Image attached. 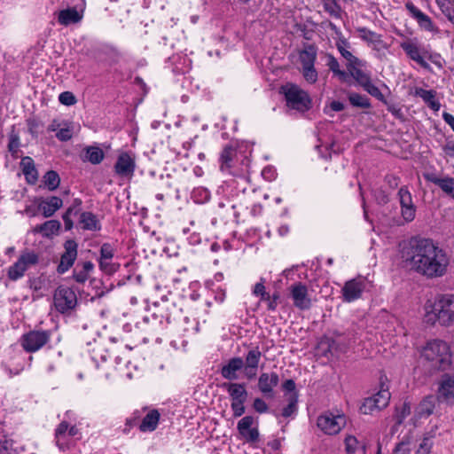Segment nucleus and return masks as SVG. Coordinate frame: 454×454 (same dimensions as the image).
Segmentation results:
<instances>
[{
	"instance_id": "680f3d73",
	"label": "nucleus",
	"mask_w": 454,
	"mask_h": 454,
	"mask_svg": "<svg viewBox=\"0 0 454 454\" xmlns=\"http://www.w3.org/2000/svg\"><path fill=\"white\" fill-rule=\"evenodd\" d=\"M245 403L246 402L231 403V408L233 412V416L235 418H239L245 413V411H246V408L244 405Z\"/></svg>"
},
{
	"instance_id": "774afa93",
	"label": "nucleus",
	"mask_w": 454,
	"mask_h": 454,
	"mask_svg": "<svg viewBox=\"0 0 454 454\" xmlns=\"http://www.w3.org/2000/svg\"><path fill=\"white\" fill-rule=\"evenodd\" d=\"M400 178L394 175H387L385 176V182L388 184V186L392 189L397 188L399 184Z\"/></svg>"
},
{
	"instance_id": "20e7f679",
	"label": "nucleus",
	"mask_w": 454,
	"mask_h": 454,
	"mask_svg": "<svg viewBox=\"0 0 454 454\" xmlns=\"http://www.w3.org/2000/svg\"><path fill=\"white\" fill-rule=\"evenodd\" d=\"M286 106L299 113H306L312 108V99L309 93L294 83L282 86Z\"/></svg>"
},
{
	"instance_id": "37998d69",
	"label": "nucleus",
	"mask_w": 454,
	"mask_h": 454,
	"mask_svg": "<svg viewBox=\"0 0 454 454\" xmlns=\"http://www.w3.org/2000/svg\"><path fill=\"white\" fill-rule=\"evenodd\" d=\"M434 396H427L420 403L419 407V414L420 416H429L433 413L434 409Z\"/></svg>"
},
{
	"instance_id": "49530a36",
	"label": "nucleus",
	"mask_w": 454,
	"mask_h": 454,
	"mask_svg": "<svg viewBox=\"0 0 454 454\" xmlns=\"http://www.w3.org/2000/svg\"><path fill=\"white\" fill-rule=\"evenodd\" d=\"M20 145V137L18 134L12 132L9 136L8 150L12 156L15 159L19 157V147Z\"/></svg>"
},
{
	"instance_id": "4d7b16f0",
	"label": "nucleus",
	"mask_w": 454,
	"mask_h": 454,
	"mask_svg": "<svg viewBox=\"0 0 454 454\" xmlns=\"http://www.w3.org/2000/svg\"><path fill=\"white\" fill-rule=\"evenodd\" d=\"M73 137V129L71 127H66L59 129L56 133V137L61 142H67Z\"/></svg>"
},
{
	"instance_id": "5701e85b",
	"label": "nucleus",
	"mask_w": 454,
	"mask_h": 454,
	"mask_svg": "<svg viewBox=\"0 0 454 454\" xmlns=\"http://www.w3.org/2000/svg\"><path fill=\"white\" fill-rule=\"evenodd\" d=\"M160 414L158 410H149L138 424L141 432H153L157 428Z\"/></svg>"
},
{
	"instance_id": "5fc2aeb1",
	"label": "nucleus",
	"mask_w": 454,
	"mask_h": 454,
	"mask_svg": "<svg viewBox=\"0 0 454 454\" xmlns=\"http://www.w3.org/2000/svg\"><path fill=\"white\" fill-rule=\"evenodd\" d=\"M373 197L378 205L384 206L389 202V195L381 188L373 191Z\"/></svg>"
},
{
	"instance_id": "6ab92c4d",
	"label": "nucleus",
	"mask_w": 454,
	"mask_h": 454,
	"mask_svg": "<svg viewBox=\"0 0 454 454\" xmlns=\"http://www.w3.org/2000/svg\"><path fill=\"white\" fill-rule=\"evenodd\" d=\"M244 367V360L239 357H232L228 363L223 365L221 369V375L228 380H236L239 378L238 372Z\"/></svg>"
},
{
	"instance_id": "bb28decb",
	"label": "nucleus",
	"mask_w": 454,
	"mask_h": 454,
	"mask_svg": "<svg viewBox=\"0 0 454 454\" xmlns=\"http://www.w3.org/2000/svg\"><path fill=\"white\" fill-rule=\"evenodd\" d=\"M346 47H349V43L346 39H340V42L337 43V49L339 52L340 53L341 57L347 60V69L349 67H353L354 65L365 64L364 61L359 59L357 57L354 56L349 51H348Z\"/></svg>"
},
{
	"instance_id": "f8f14e48",
	"label": "nucleus",
	"mask_w": 454,
	"mask_h": 454,
	"mask_svg": "<svg viewBox=\"0 0 454 454\" xmlns=\"http://www.w3.org/2000/svg\"><path fill=\"white\" fill-rule=\"evenodd\" d=\"M49 340V335L46 332L31 331L24 334L21 338V346L27 352L39 350Z\"/></svg>"
},
{
	"instance_id": "423d86ee",
	"label": "nucleus",
	"mask_w": 454,
	"mask_h": 454,
	"mask_svg": "<svg viewBox=\"0 0 454 454\" xmlns=\"http://www.w3.org/2000/svg\"><path fill=\"white\" fill-rule=\"evenodd\" d=\"M397 197L401 207V216L404 223H411L417 213V207L413 202L412 195L406 185L402 186L398 192Z\"/></svg>"
},
{
	"instance_id": "4c0bfd02",
	"label": "nucleus",
	"mask_w": 454,
	"mask_h": 454,
	"mask_svg": "<svg viewBox=\"0 0 454 454\" xmlns=\"http://www.w3.org/2000/svg\"><path fill=\"white\" fill-rule=\"evenodd\" d=\"M94 268L93 263L90 261L84 262L82 263V270H78L77 268L74 270L73 278L80 284H83L89 277V272Z\"/></svg>"
},
{
	"instance_id": "bf43d9fd",
	"label": "nucleus",
	"mask_w": 454,
	"mask_h": 454,
	"mask_svg": "<svg viewBox=\"0 0 454 454\" xmlns=\"http://www.w3.org/2000/svg\"><path fill=\"white\" fill-rule=\"evenodd\" d=\"M358 441L355 436L348 435L345 439L346 450L348 454H355L357 449Z\"/></svg>"
},
{
	"instance_id": "9d476101",
	"label": "nucleus",
	"mask_w": 454,
	"mask_h": 454,
	"mask_svg": "<svg viewBox=\"0 0 454 454\" xmlns=\"http://www.w3.org/2000/svg\"><path fill=\"white\" fill-rule=\"evenodd\" d=\"M346 419L343 415L334 416L325 413L317 419V427L327 434H336L345 426Z\"/></svg>"
},
{
	"instance_id": "4468645a",
	"label": "nucleus",
	"mask_w": 454,
	"mask_h": 454,
	"mask_svg": "<svg viewBox=\"0 0 454 454\" xmlns=\"http://www.w3.org/2000/svg\"><path fill=\"white\" fill-rule=\"evenodd\" d=\"M254 422L253 416L243 417L237 424V429L241 437L249 443L259 441L260 434L257 427H251Z\"/></svg>"
},
{
	"instance_id": "3c124183",
	"label": "nucleus",
	"mask_w": 454,
	"mask_h": 454,
	"mask_svg": "<svg viewBox=\"0 0 454 454\" xmlns=\"http://www.w3.org/2000/svg\"><path fill=\"white\" fill-rule=\"evenodd\" d=\"M189 153L187 151H185L184 153L178 152L176 155V164L180 168L186 170L188 168L191 167V162L189 160Z\"/></svg>"
},
{
	"instance_id": "0e129e2a",
	"label": "nucleus",
	"mask_w": 454,
	"mask_h": 454,
	"mask_svg": "<svg viewBox=\"0 0 454 454\" xmlns=\"http://www.w3.org/2000/svg\"><path fill=\"white\" fill-rule=\"evenodd\" d=\"M71 215H72V208H67V211L62 215V219L65 223V229L67 231H70L74 226V223L71 219Z\"/></svg>"
},
{
	"instance_id": "79ce46f5",
	"label": "nucleus",
	"mask_w": 454,
	"mask_h": 454,
	"mask_svg": "<svg viewBox=\"0 0 454 454\" xmlns=\"http://www.w3.org/2000/svg\"><path fill=\"white\" fill-rule=\"evenodd\" d=\"M20 262L25 267L26 270L32 265H35L39 262V256L33 251H24L19 257Z\"/></svg>"
},
{
	"instance_id": "aec40b11",
	"label": "nucleus",
	"mask_w": 454,
	"mask_h": 454,
	"mask_svg": "<svg viewBox=\"0 0 454 454\" xmlns=\"http://www.w3.org/2000/svg\"><path fill=\"white\" fill-rule=\"evenodd\" d=\"M424 177L427 181L440 187L444 193L454 200V177L445 176L441 178L434 174H425Z\"/></svg>"
},
{
	"instance_id": "864d4df0",
	"label": "nucleus",
	"mask_w": 454,
	"mask_h": 454,
	"mask_svg": "<svg viewBox=\"0 0 454 454\" xmlns=\"http://www.w3.org/2000/svg\"><path fill=\"white\" fill-rule=\"evenodd\" d=\"M59 100L62 105L67 106H73L77 102L75 96L71 91H64L60 93Z\"/></svg>"
},
{
	"instance_id": "f3484780",
	"label": "nucleus",
	"mask_w": 454,
	"mask_h": 454,
	"mask_svg": "<svg viewBox=\"0 0 454 454\" xmlns=\"http://www.w3.org/2000/svg\"><path fill=\"white\" fill-rule=\"evenodd\" d=\"M63 206V200L57 196L49 198H38L37 207L44 217H51Z\"/></svg>"
},
{
	"instance_id": "0eeeda50",
	"label": "nucleus",
	"mask_w": 454,
	"mask_h": 454,
	"mask_svg": "<svg viewBox=\"0 0 454 454\" xmlns=\"http://www.w3.org/2000/svg\"><path fill=\"white\" fill-rule=\"evenodd\" d=\"M54 305L59 312L74 309L77 298L74 291L67 286H60L54 293Z\"/></svg>"
},
{
	"instance_id": "8fccbe9b",
	"label": "nucleus",
	"mask_w": 454,
	"mask_h": 454,
	"mask_svg": "<svg viewBox=\"0 0 454 454\" xmlns=\"http://www.w3.org/2000/svg\"><path fill=\"white\" fill-rule=\"evenodd\" d=\"M374 411H378L375 400L372 396L365 398L360 406V411L364 414H372Z\"/></svg>"
},
{
	"instance_id": "4be33fe9",
	"label": "nucleus",
	"mask_w": 454,
	"mask_h": 454,
	"mask_svg": "<svg viewBox=\"0 0 454 454\" xmlns=\"http://www.w3.org/2000/svg\"><path fill=\"white\" fill-rule=\"evenodd\" d=\"M223 387L227 390L231 403L247 402L248 394L245 384L224 382Z\"/></svg>"
},
{
	"instance_id": "69168bd1",
	"label": "nucleus",
	"mask_w": 454,
	"mask_h": 454,
	"mask_svg": "<svg viewBox=\"0 0 454 454\" xmlns=\"http://www.w3.org/2000/svg\"><path fill=\"white\" fill-rule=\"evenodd\" d=\"M408 445H409V441H407V442L402 441L395 446L394 452L396 454H398V453L409 454L410 449L408 448Z\"/></svg>"
},
{
	"instance_id": "72a5a7b5",
	"label": "nucleus",
	"mask_w": 454,
	"mask_h": 454,
	"mask_svg": "<svg viewBox=\"0 0 454 454\" xmlns=\"http://www.w3.org/2000/svg\"><path fill=\"white\" fill-rule=\"evenodd\" d=\"M61 223L59 220H49L43 224L37 225L35 228V232L41 233L43 237L50 238L54 234H58Z\"/></svg>"
},
{
	"instance_id": "f03ea898",
	"label": "nucleus",
	"mask_w": 454,
	"mask_h": 454,
	"mask_svg": "<svg viewBox=\"0 0 454 454\" xmlns=\"http://www.w3.org/2000/svg\"><path fill=\"white\" fill-rule=\"evenodd\" d=\"M282 283L281 279L275 281L273 284V291L270 293L267 291L265 286L266 278L263 277L260 278L259 282L254 284L252 287V294L258 298V305L264 304L265 309L269 311H275L278 309H286L288 305V295H285L280 287L278 286Z\"/></svg>"
},
{
	"instance_id": "e2e57ef3",
	"label": "nucleus",
	"mask_w": 454,
	"mask_h": 454,
	"mask_svg": "<svg viewBox=\"0 0 454 454\" xmlns=\"http://www.w3.org/2000/svg\"><path fill=\"white\" fill-rule=\"evenodd\" d=\"M253 408L259 413H264L268 411V404L262 398H255L253 403Z\"/></svg>"
},
{
	"instance_id": "09e8293b",
	"label": "nucleus",
	"mask_w": 454,
	"mask_h": 454,
	"mask_svg": "<svg viewBox=\"0 0 454 454\" xmlns=\"http://www.w3.org/2000/svg\"><path fill=\"white\" fill-rule=\"evenodd\" d=\"M357 31L359 32L361 38L366 42L376 43L380 41V35L366 27H359Z\"/></svg>"
},
{
	"instance_id": "7ed1b4c3",
	"label": "nucleus",
	"mask_w": 454,
	"mask_h": 454,
	"mask_svg": "<svg viewBox=\"0 0 454 454\" xmlns=\"http://www.w3.org/2000/svg\"><path fill=\"white\" fill-rule=\"evenodd\" d=\"M421 356L429 363L431 369L435 371H445L451 364L450 347L441 340L428 341L421 351Z\"/></svg>"
},
{
	"instance_id": "c03bdc74",
	"label": "nucleus",
	"mask_w": 454,
	"mask_h": 454,
	"mask_svg": "<svg viewBox=\"0 0 454 454\" xmlns=\"http://www.w3.org/2000/svg\"><path fill=\"white\" fill-rule=\"evenodd\" d=\"M298 395L292 394L288 398V404L283 409L282 416L288 418L297 411Z\"/></svg>"
},
{
	"instance_id": "f704fd0d",
	"label": "nucleus",
	"mask_w": 454,
	"mask_h": 454,
	"mask_svg": "<svg viewBox=\"0 0 454 454\" xmlns=\"http://www.w3.org/2000/svg\"><path fill=\"white\" fill-rule=\"evenodd\" d=\"M347 97H348L349 104L354 107H358V108H363V109H368V108L372 107L371 100L365 95H362L360 93L354 92V91H348Z\"/></svg>"
},
{
	"instance_id": "7c9ffc66",
	"label": "nucleus",
	"mask_w": 454,
	"mask_h": 454,
	"mask_svg": "<svg viewBox=\"0 0 454 454\" xmlns=\"http://www.w3.org/2000/svg\"><path fill=\"white\" fill-rule=\"evenodd\" d=\"M82 19V13L78 12L76 8H67L59 12L58 21L61 25H70L79 22Z\"/></svg>"
},
{
	"instance_id": "cd10ccee",
	"label": "nucleus",
	"mask_w": 454,
	"mask_h": 454,
	"mask_svg": "<svg viewBox=\"0 0 454 454\" xmlns=\"http://www.w3.org/2000/svg\"><path fill=\"white\" fill-rule=\"evenodd\" d=\"M81 158L83 161H89L91 164L97 165L104 160L105 153L98 146L89 145L83 149Z\"/></svg>"
},
{
	"instance_id": "2f4dec72",
	"label": "nucleus",
	"mask_w": 454,
	"mask_h": 454,
	"mask_svg": "<svg viewBox=\"0 0 454 454\" xmlns=\"http://www.w3.org/2000/svg\"><path fill=\"white\" fill-rule=\"evenodd\" d=\"M326 58V66L328 67L329 70L332 71L333 76H336L341 82H349L348 73L340 68V64L337 59L332 54H327Z\"/></svg>"
},
{
	"instance_id": "603ef678",
	"label": "nucleus",
	"mask_w": 454,
	"mask_h": 454,
	"mask_svg": "<svg viewBox=\"0 0 454 454\" xmlns=\"http://www.w3.org/2000/svg\"><path fill=\"white\" fill-rule=\"evenodd\" d=\"M304 79L309 83H315L317 81V72L314 66L302 67Z\"/></svg>"
},
{
	"instance_id": "052dcab7",
	"label": "nucleus",
	"mask_w": 454,
	"mask_h": 454,
	"mask_svg": "<svg viewBox=\"0 0 454 454\" xmlns=\"http://www.w3.org/2000/svg\"><path fill=\"white\" fill-rule=\"evenodd\" d=\"M433 442L431 437H424L422 442L419 444V448L416 454H428L432 448Z\"/></svg>"
},
{
	"instance_id": "9b49d317",
	"label": "nucleus",
	"mask_w": 454,
	"mask_h": 454,
	"mask_svg": "<svg viewBox=\"0 0 454 454\" xmlns=\"http://www.w3.org/2000/svg\"><path fill=\"white\" fill-rule=\"evenodd\" d=\"M400 46L411 60L417 62L427 71L432 72L430 65L425 60V56L428 54V51L427 49L419 47L417 43L411 41L403 42Z\"/></svg>"
},
{
	"instance_id": "473e14b6",
	"label": "nucleus",
	"mask_w": 454,
	"mask_h": 454,
	"mask_svg": "<svg viewBox=\"0 0 454 454\" xmlns=\"http://www.w3.org/2000/svg\"><path fill=\"white\" fill-rule=\"evenodd\" d=\"M79 223L83 230L99 231L101 229L100 223L95 214L92 212H82L80 215Z\"/></svg>"
},
{
	"instance_id": "1a4fd4ad",
	"label": "nucleus",
	"mask_w": 454,
	"mask_h": 454,
	"mask_svg": "<svg viewBox=\"0 0 454 454\" xmlns=\"http://www.w3.org/2000/svg\"><path fill=\"white\" fill-rule=\"evenodd\" d=\"M425 310V312H454V294H436L433 300H427Z\"/></svg>"
},
{
	"instance_id": "a19ab883",
	"label": "nucleus",
	"mask_w": 454,
	"mask_h": 454,
	"mask_svg": "<svg viewBox=\"0 0 454 454\" xmlns=\"http://www.w3.org/2000/svg\"><path fill=\"white\" fill-rule=\"evenodd\" d=\"M262 357V352L259 350V348H254L250 349L246 355V359L244 361V366H248L251 368H258L259 363Z\"/></svg>"
},
{
	"instance_id": "b1692460",
	"label": "nucleus",
	"mask_w": 454,
	"mask_h": 454,
	"mask_svg": "<svg viewBox=\"0 0 454 454\" xmlns=\"http://www.w3.org/2000/svg\"><path fill=\"white\" fill-rule=\"evenodd\" d=\"M318 347L322 349L324 355H326L327 353L334 355L337 353H345L347 351V346L345 344L328 337L323 338L319 341Z\"/></svg>"
},
{
	"instance_id": "2eb2a0df",
	"label": "nucleus",
	"mask_w": 454,
	"mask_h": 454,
	"mask_svg": "<svg viewBox=\"0 0 454 454\" xmlns=\"http://www.w3.org/2000/svg\"><path fill=\"white\" fill-rule=\"evenodd\" d=\"M279 383V376L277 372H262L258 379V389L265 396H273V389Z\"/></svg>"
},
{
	"instance_id": "a878e982",
	"label": "nucleus",
	"mask_w": 454,
	"mask_h": 454,
	"mask_svg": "<svg viewBox=\"0 0 454 454\" xmlns=\"http://www.w3.org/2000/svg\"><path fill=\"white\" fill-rule=\"evenodd\" d=\"M364 284L356 280L348 281L342 288L344 299L352 301L359 298L364 290Z\"/></svg>"
},
{
	"instance_id": "ea45409f",
	"label": "nucleus",
	"mask_w": 454,
	"mask_h": 454,
	"mask_svg": "<svg viewBox=\"0 0 454 454\" xmlns=\"http://www.w3.org/2000/svg\"><path fill=\"white\" fill-rule=\"evenodd\" d=\"M43 182L49 191H55L60 184L59 175L55 170H49L43 176Z\"/></svg>"
},
{
	"instance_id": "e433bc0d",
	"label": "nucleus",
	"mask_w": 454,
	"mask_h": 454,
	"mask_svg": "<svg viewBox=\"0 0 454 454\" xmlns=\"http://www.w3.org/2000/svg\"><path fill=\"white\" fill-rule=\"evenodd\" d=\"M317 58V49L314 45L309 44L300 54V60L302 67H312L315 65Z\"/></svg>"
},
{
	"instance_id": "6e6552de",
	"label": "nucleus",
	"mask_w": 454,
	"mask_h": 454,
	"mask_svg": "<svg viewBox=\"0 0 454 454\" xmlns=\"http://www.w3.org/2000/svg\"><path fill=\"white\" fill-rule=\"evenodd\" d=\"M288 298H291L294 305L301 310H307L311 307L308 287L301 282H295L289 286Z\"/></svg>"
},
{
	"instance_id": "39448f33",
	"label": "nucleus",
	"mask_w": 454,
	"mask_h": 454,
	"mask_svg": "<svg viewBox=\"0 0 454 454\" xmlns=\"http://www.w3.org/2000/svg\"><path fill=\"white\" fill-rule=\"evenodd\" d=\"M364 65H354L353 67L347 69L349 74V82L353 78L356 84L363 88L367 93L378 99L379 101L387 104L385 96L382 94L380 90L375 86L372 82V76L370 72H365L362 69Z\"/></svg>"
},
{
	"instance_id": "6e6d98bb",
	"label": "nucleus",
	"mask_w": 454,
	"mask_h": 454,
	"mask_svg": "<svg viewBox=\"0 0 454 454\" xmlns=\"http://www.w3.org/2000/svg\"><path fill=\"white\" fill-rule=\"evenodd\" d=\"M68 423L66 421H62L57 427L55 431V437L57 439V444L58 446L62 449V444L60 443V440L65 436L67 429H68Z\"/></svg>"
},
{
	"instance_id": "393cba45",
	"label": "nucleus",
	"mask_w": 454,
	"mask_h": 454,
	"mask_svg": "<svg viewBox=\"0 0 454 454\" xmlns=\"http://www.w3.org/2000/svg\"><path fill=\"white\" fill-rule=\"evenodd\" d=\"M20 168L27 182L30 184H35L38 180V172L35 168L34 160L29 156L22 157Z\"/></svg>"
},
{
	"instance_id": "13d9d810",
	"label": "nucleus",
	"mask_w": 454,
	"mask_h": 454,
	"mask_svg": "<svg viewBox=\"0 0 454 454\" xmlns=\"http://www.w3.org/2000/svg\"><path fill=\"white\" fill-rule=\"evenodd\" d=\"M114 255L113 246L104 243L100 247V259L111 260Z\"/></svg>"
},
{
	"instance_id": "c9c22d12",
	"label": "nucleus",
	"mask_w": 454,
	"mask_h": 454,
	"mask_svg": "<svg viewBox=\"0 0 454 454\" xmlns=\"http://www.w3.org/2000/svg\"><path fill=\"white\" fill-rule=\"evenodd\" d=\"M390 392L388 391V387L385 385L382 381V378H380V389L372 397L375 400L378 405V411H380L386 408L390 400Z\"/></svg>"
},
{
	"instance_id": "f257e3e1",
	"label": "nucleus",
	"mask_w": 454,
	"mask_h": 454,
	"mask_svg": "<svg viewBox=\"0 0 454 454\" xmlns=\"http://www.w3.org/2000/svg\"><path fill=\"white\" fill-rule=\"evenodd\" d=\"M401 254L406 265L427 278L442 277L450 263L447 253L433 239L411 237L402 247Z\"/></svg>"
},
{
	"instance_id": "a18cd8bd",
	"label": "nucleus",
	"mask_w": 454,
	"mask_h": 454,
	"mask_svg": "<svg viewBox=\"0 0 454 454\" xmlns=\"http://www.w3.org/2000/svg\"><path fill=\"white\" fill-rule=\"evenodd\" d=\"M415 20H417L419 26L427 30V31H434V23L431 20V18L429 16H427V14H425L424 12H420L417 17L415 18Z\"/></svg>"
},
{
	"instance_id": "338daca9",
	"label": "nucleus",
	"mask_w": 454,
	"mask_h": 454,
	"mask_svg": "<svg viewBox=\"0 0 454 454\" xmlns=\"http://www.w3.org/2000/svg\"><path fill=\"white\" fill-rule=\"evenodd\" d=\"M438 321L442 325L449 326L454 321V314H441Z\"/></svg>"
},
{
	"instance_id": "412c9836",
	"label": "nucleus",
	"mask_w": 454,
	"mask_h": 454,
	"mask_svg": "<svg viewBox=\"0 0 454 454\" xmlns=\"http://www.w3.org/2000/svg\"><path fill=\"white\" fill-rule=\"evenodd\" d=\"M454 397V376L445 373L442 376L439 388L438 399L447 402Z\"/></svg>"
},
{
	"instance_id": "ddd939ff",
	"label": "nucleus",
	"mask_w": 454,
	"mask_h": 454,
	"mask_svg": "<svg viewBox=\"0 0 454 454\" xmlns=\"http://www.w3.org/2000/svg\"><path fill=\"white\" fill-rule=\"evenodd\" d=\"M77 247L78 244L74 239H67L64 243L65 252L62 254L57 267L58 273L63 274L73 266L77 257Z\"/></svg>"
},
{
	"instance_id": "a211bd4d",
	"label": "nucleus",
	"mask_w": 454,
	"mask_h": 454,
	"mask_svg": "<svg viewBox=\"0 0 454 454\" xmlns=\"http://www.w3.org/2000/svg\"><path fill=\"white\" fill-rule=\"evenodd\" d=\"M135 168V160L128 153H121L114 164V170L121 176H133Z\"/></svg>"
},
{
	"instance_id": "c756f323",
	"label": "nucleus",
	"mask_w": 454,
	"mask_h": 454,
	"mask_svg": "<svg viewBox=\"0 0 454 454\" xmlns=\"http://www.w3.org/2000/svg\"><path fill=\"white\" fill-rule=\"evenodd\" d=\"M414 95L419 97L423 101L434 111H438L441 107L439 101L435 99L436 92L434 90H425L423 88H416Z\"/></svg>"
},
{
	"instance_id": "dca6fc26",
	"label": "nucleus",
	"mask_w": 454,
	"mask_h": 454,
	"mask_svg": "<svg viewBox=\"0 0 454 454\" xmlns=\"http://www.w3.org/2000/svg\"><path fill=\"white\" fill-rule=\"evenodd\" d=\"M239 213L236 211V206L231 205L230 207H226L223 202H219L217 207L215 210V217L213 219V223L215 222H220L223 223H228L229 222L234 221L236 223L239 222Z\"/></svg>"
},
{
	"instance_id": "de8ad7c7",
	"label": "nucleus",
	"mask_w": 454,
	"mask_h": 454,
	"mask_svg": "<svg viewBox=\"0 0 454 454\" xmlns=\"http://www.w3.org/2000/svg\"><path fill=\"white\" fill-rule=\"evenodd\" d=\"M25 271V267L18 260L12 266L9 268L8 278L11 280H17L24 275Z\"/></svg>"
},
{
	"instance_id": "c85d7f7f",
	"label": "nucleus",
	"mask_w": 454,
	"mask_h": 454,
	"mask_svg": "<svg viewBox=\"0 0 454 454\" xmlns=\"http://www.w3.org/2000/svg\"><path fill=\"white\" fill-rule=\"evenodd\" d=\"M237 155V149L232 145H226L220 153L219 162L222 171L229 170L232 167V161Z\"/></svg>"
},
{
	"instance_id": "58836bf2",
	"label": "nucleus",
	"mask_w": 454,
	"mask_h": 454,
	"mask_svg": "<svg viewBox=\"0 0 454 454\" xmlns=\"http://www.w3.org/2000/svg\"><path fill=\"white\" fill-rule=\"evenodd\" d=\"M441 12L454 25V4L452 0H435Z\"/></svg>"
}]
</instances>
